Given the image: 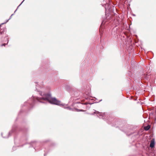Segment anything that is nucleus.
<instances>
[{"mask_svg":"<svg viewBox=\"0 0 156 156\" xmlns=\"http://www.w3.org/2000/svg\"><path fill=\"white\" fill-rule=\"evenodd\" d=\"M49 102L51 104H55L60 106L63 105L61 103V101L57 100L55 98H51Z\"/></svg>","mask_w":156,"mask_h":156,"instance_id":"1","label":"nucleus"},{"mask_svg":"<svg viewBox=\"0 0 156 156\" xmlns=\"http://www.w3.org/2000/svg\"><path fill=\"white\" fill-rule=\"evenodd\" d=\"M51 97V95L48 93L45 94L43 95V97L41 98V100H47L48 102L50 100Z\"/></svg>","mask_w":156,"mask_h":156,"instance_id":"2","label":"nucleus"},{"mask_svg":"<svg viewBox=\"0 0 156 156\" xmlns=\"http://www.w3.org/2000/svg\"><path fill=\"white\" fill-rule=\"evenodd\" d=\"M154 146V141L153 139L151 140L150 143V147L151 148H153Z\"/></svg>","mask_w":156,"mask_h":156,"instance_id":"3","label":"nucleus"},{"mask_svg":"<svg viewBox=\"0 0 156 156\" xmlns=\"http://www.w3.org/2000/svg\"><path fill=\"white\" fill-rule=\"evenodd\" d=\"M150 125H148L147 126L144 127V129L145 130H148L150 129Z\"/></svg>","mask_w":156,"mask_h":156,"instance_id":"4","label":"nucleus"},{"mask_svg":"<svg viewBox=\"0 0 156 156\" xmlns=\"http://www.w3.org/2000/svg\"><path fill=\"white\" fill-rule=\"evenodd\" d=\"M65 108H66L69 110H71V111H74L73 108H71L69 107H68Z\"/></svg>","mask_w":156,"mask_h":156,"instance_id":"5","label":"nucleus"},{"mask_svg":"<svg viewBox=\"0 0 156 156\" xmlns=\"http://www.w3.org/2000/svg\"><path fill=\"white\" fill-rule=\"evenodd\" d=\"M5 45H6V44H5V43H4L3 44H2V45H1V46H5Z\"/></svg>","mask_w":156,"mask_h":156,"instance_id":"6","label":"nucleus"},{"mask_svg":"<svg viewBox=\"0 0 156 156\" xmlns=\"http://www.w3.org/2000/svg\"><path fill=\"white\" fill-rule=\"evenodd\" d=\"M2 31L1 32V31H0V34H2Z\"/></svg>","mask_w":156,"mask_h":156,"instance_id":"7","label":"nucleus"},{"mask_svg":"<svg viewBox=\"0 0 156 156\" xmlns=\"http://www.w3.org/2000/svg\"><path fill=\"white\" fill-rule=\"evenodd\" d=\"M83 111V110H80V111Z\"/></svg>","mask_w":156,"mask_h":156,"instance_id":"8","label":"nucleus"},{"mask_svg":"<svg viewBox=\"0 0 156 156\" xmlns=\"http://www.w3.org/2000/svg\"><path fill=\"white\" fill-rule=\"evenodd\" d=\"M94 112V113H96V112Z\"/></svg>","mask_w":156,"mask_h":156,"instance_id":"9","label":"nucleus"},{"mask_svg":"<svg viewBox=\"0 0 156 156\" xmlns=\"http://www.w3.org/2000/svg\"><path fill=\"white\" fill-rule=\"evenodd\" d=\"M98 114L99 113V112H98Z\"/></svg>","mask_w":156,"mask_h":156,"instance_id":"10","label":"nucleus"}]
</instances>
